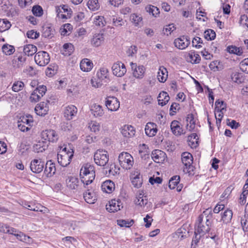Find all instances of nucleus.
Segmentation results:
<instances>
[{"mask_svg":"<svg viewBox=\"0 0 248 248\" xmlns=\"http://www.w3.org/2000/svg\"><path fill=\"white\" fill-rule=\"evenodd\" d=\"M106 106L108 110L116 111L120 107V102L116 97L109 96L106 98Z\"/></svg>","mask_w":248,"mask_h":248,"instance_id":"obj_9","label":"nucleus"},{"mask_svg":"<svg viewBox=\"0 0 248 248\" xmlns=\"http://www.w3.org/2000/svg\"><path fill=\"white\" fill-rule=\"evenodd\" d=\"M131 65L132 69L133 70V76L136 78H142L145 70L144 66L143 65L137 66L136 63L133 62H131Z\"/></svg>","mask_w":248,"mask_h":248,"instance_id":"obj_16","label":"nucleus"},{"mask_svg":"<svg viewBox=\"0 0 248 248\" xmlns=\"http://www.w3.org/2000/svg\"><path fill=\"white\" fill-rule=\"evenodd\" d=\"M231 78L232 80L235 82L240 83L242 82V79L240 73L235 72L231 74Z\"/></svg>","mask_w":248,"mask_h":248,"instance_id":"obj_60","label":"nucleus"},{"mask_svg":"<svg viewBox=\"0 0 248 248\" xmlns=\"http://www.w3.org/2000/svg\"><path fill=\"white\" fill-rule=\"evenodd\" d=\"M24 86V84L21 81H15L12 86V90L15 92H18L22 90Z\"/></svg>","mask_w":248,"mask_h":248,"instance_id":"obj_50","label":"nucleus"},{"mask_svg":"<svg viewBox=\"0 0 248 248\" xmlns=\"http://www.w3.org/2000/svg\"><path fill=\"white\" fill-rule=\"evenodd\" d=\"M130 19L135 26H138L139 22L141 21L142 18L141 16H139L137 15L133 14L131 15Z\"/></svg>","mask_w":248,"mask_h":248,"instance_id":"obj_57","label":"nucleus"},{"mask_svg":"<svg viewBox=\"0 0 248 248\" xmlns=\"http://www.w3.org/2000/svg\"><path fill=\"white\" fill-rule=\"evenodd\" d=\"M32 12L33 14L36 16H41L43 14V10L41 6L37 5L32 7Z\"/></svg>","mask_w":248,"mask_h":248,"instance_id":"obj_52","label":"nucleus"},{"mask_svg":"<svg viewBox=\"0 0 248 248\" xmlns=\"http://www.w3.org/2000/svg\"><path fill=\"white\" fill-rule=\"evenodd\" d=\"M215 32L211 29H208L204 32V37L207 40H213L216 38Z\"/></svg>","mask_w":248,"mask_h":248,"instance_id":"obj_48","label":"nucleus"},{"mask_svg":"<svg viewBox=\"0 0 248 248\" xmlns=\"http://www.w3.org/2000/svg\"><path fill=\"white\" fill-rule=\"evenodd\" d=\"M135 130L131 125H124L121 133L125 137H132L135 134Z\"/></svg>","mask_w":248,"mask_h":248,"instance_id":"obj_22","label":"nucleus"},{"mask_svg":"<svg viewBox=\"0 0 248 248\" xmlns=\"http://www.w3.org/2000/svg\"><path fill=\"white\" fill-rule=\"evenodd\" d=\"M171 129L172 133L176 135H181L183 134V129L179 125V122L176 120L173 121L170 124Z\"/></svg>","mask_w":248,"mask_h":248,"instance_id":"obj_23","label":"nucleus"},{"mask_svg":"<svg viewBox=\"0 0 248 248\" xmlns=\"http://www.w3.org/2000/svg\"><path fill=\"white\" fill-rule=\"evenodd\" d=\"M240 69L248 74V58L242 60L240 63Z\"/></svg>","mask_w":248,"mask_h":248,"instance_id":"obj_56","label":"nucleus"},{"mask_svg":"<svg viewBox=\"0 0 248 248\" xmlns=\"http://www.w3.org/2000/svg\"><path fill=\"white\" fill-rule=\"evenodd\" d=\"M88 8L92 11H96L99 9L100 5L98 0H89L88 1Z\"/></svg>","mask_w":248,"mask_h":248,"instance_id":"obj_46","label":"nucleus"},{"mask_svg":"<svg viewBox=\"0 0 248 248\" xmlns=\"http://www.w3.org/2000/svg\"><path fill=\"white\" fill-rule=\"evenodd\" d=\"M118 159L120 165L124 169L128 170L133 166L134 163L133 158L127 152L121 153L119 155Z\"/></svg>","mask_w":248,"mask_h":248,"instance_id":"obj_2","label":"nucleus"},{"mask_svg":"<svg viewBox=\"0 0 248 248\" xmlns=\"http://www.w3.org/2000/svg\"><path fill=\"white\" fill-rule=\"evenodd\" d=\"M95 176V171H91L90 173H89V174H87L86 175H82L81 177L80 178L81 181L84 184H85L86 185H88L94 179Z\"/></svg>","mask_w":248,"mask_h":248,"instance_id":"obj_27","label":"nucleus"},{"mask_svg":"<svg viewBox=\"0 0 248 248\" xmlns=\"http://www.w3.org/2000/svg\"><path fill=\"white\" fill-rule=\"evenodd\" d=\"M66 148H64L63 149L64 155L58 154L57 155L58 162L59 164L62 167H65L69 164L71 161V159L73 156V155H69L67 153H66Z\"/></svg>","mask_w":248,"mask_h":248,"instance_id":"obj_11","label":"nucleus"},{"mask_svg":"<svg viewBox=\"0 0 248 248\" xmlns=\"http://www.w3.org/2000/svg\"><path fill=\"white\" fill-rule=\"evenodd\" d=\"M147 199L146 198V196L142 198L141 199H138V200H135V203L136 204L140 205V206H144L147 203Z\"/></svg>","mask_w":248,"mask_h":248,"instance_id":"obj_63","label":"nucleus"},{"mask_svg":"<svg viewBox=\"0 0 248 248\" xmlns=\"http://www.w3.org/2000/svg\"><path fill=\"white\" fill-rule=\"evenodd\" d=\"M37 50L36 46L33 45H27L24 46L23 51L25 55L28 56H32Z\"/></svg>","mask_w":248,"mask_h":248,"instance_id":"obj_32","label":"nucleus"},{"mask_svg":"<svg viewBox=\"0 0 248 248\" xmlns=\"http://www.w3.org/2000/svg\"><path fill=\"white\" fill-rule=\"evenodd\" d=\"M180 181V176L178 175L173 176L170 180L169 182V187L170 189H173L178 185Z\"/></svg>","mask_w":248,"mask_h":248,"instance_id":"obj_45","label":"nucleus"},{"mask_svg":"<svg viewBox=\"0 0 248 248\" xmlns=\"http://www.w3.org/2000/svg\"><path fill=\"white\" fill-rule=\"evenodd\" d=\"M57 70L58 66L57 65H50L46 69V75L51 77L57 73Z\"/></svg>","mask_w":248,"mask_h":248,"instance_id":"obj_42","label":"nucleus"},{"mask_svg":"<svg viewBox=\"0 0 248 248\" xmlns=\"http://www.w3.org/2000/svg\"><path fill=\"white\" fill-rule=\"evenodd\" d=\"M92 113L95 117L101 116L103 115L104 112L102 106L99 105H94L91 109Z\"/></svg>","mask_w":248,"mask_h":248,"instance_id":"obj_36","label":"nucleus"},{"mask_svg":"<svg viewBox=\"0 0 248 248\" xmlns=\"http://www.w3.org/2000/svg\"><path fill=\"white\" fill-rule=\"evenodd\" d=\"M211 212L212 209L208 208L198 217L196 223V225L197 226V229L196 230L199 234L203 235L210 230L212 224V222L210 220L211 217V215H210L212 214Z\"/></svg>","mask_w":248,"mask_h":248,"instance_id":"obj_1","label":"nucleus"},{"mask_svg":"<svg viewBox=\"0 0 248 248\" xmlns=\"http://www.w3.org/2000/svg\"><path fill=\"white\" fill-rule=\"evenodd\" d=\"M104 37L103 34L98 33L93 35L92 39V44L94 46H98L104 42Z\"/></svg>","mask_w":248,"mask_h":248,"instance_id":"obj_28","label":"nucleus"},{"mask_svg":"<svg viewBox=\"0 0 248 248\" xmlns=\"http://www.w3.org/2000/svg\"><path fill=\"white\" fill-rule=\"evenodd\" d=\"M77 113V108L73 105L65 107L63 111L64 117L67 120H72Z\"/></svg>","mask_w":248,"mask_h":248,"instance_id":"obj_12","label":"nucleus"},{"mask_svg":"<svg viewBox=\"0 0 248 248\" xmlns=\"http://www.w3.org/2000/svg\"><path fill=\"white\" fill-rule=\"evenodd\" d=\"M94 171V168L93 165L86 164L84 167H82L80 169V176L81 177L82 175H86L91 172V171Z\"/></svg>","mask_w":248,"mask_h":248,"instance_id":"obj_39","label":"nucleus"},{"mask_svg":"<svg viewBox=\"0 0 248 248\" xmlns=\"http://www.w3.org/2000/svg\"><path fill=\"white\" fill-rule=\"evenodd\" d=\"M18 121L24 124L28 125L29 126H31V124L33 123V119L32 116L31 115H28L25 116H23L20 117Z\"/></svg>","mask_w":248,"mask_h":248,"instance_id":"obj_47","label":"nucleus"},{"mask_svg":"<svg viewBox=\"0 0 248 248\" xmlns=\"http://www.w3.org/2000/svg\"><path fill=\"white\" fill-rule=\"evenodd\" d=\"M56 170L55 164L51 160L46 163L44 173L47 177L53 176L55 174Z\"/></svg>","mask_w":248,"mask_h":248,"instance_id":"obj_17","label":"nucleus"},{"mask_svg":"<svg viewBox=\"0 0 248 248\" xmlns=\"http://www.w3.org/2000/svg\"><path fill=\"white\" fill-rule=\"evenodd\" d=\"M27 36L29 38L35 39L39 37V33L32 30L27 31Z\"/></svg>","mask_w":248,"mask_h":248,"instance_id":"obj_62","label":"nucleus"},{"mask_svg":"<svg viewBox=\"0 0 248 248\" xmlns=\"http://www.w3.org/2000/svg\"><path fill=\"white\" fill-rule=\"evenodd\" d=\"M134 220H131L130 221L120 219L117 220V224L121 227H130L134 223Z\"/></svg>","mask_w":248,"mask_h":248,"instance_id":"obj_55","label":"nucleus"},{"mask_svg":"<svg viewBox=\"0 0 248 248\" xmlns=\"http://www.w3.org/2000/svg\"><path fill=\"white\" fill-rule=\"evenodd\" d=\"M157 129L156 125L154 123H148L145 125V134L148 137H151L154 136L157 133Z\"/></svg>","mask_w":248,"mask_h":248,"instance_id":"obj_19","label":"nucleus"},{"mask_svg":"<svg viewBox=\"0 0 248 248\" xmlns=\"http://www.w3.org/2000/svg\"><path fill=\"white\" fill-rule=\"evenodd\" d=\"M145 9L147 12L152 14L153 16H156V15L159 14V9L155 6L150 5L149 6H146Z\"/></svg>","mask_w":248,"mask_h":248,"instance_id":"obj_54","label":"nucleus"},{"mask_svg":"<svg viewBox=\"0 0 248 248\" xmlns=\"http://www.w3.org/2000/svg\"><path fill=\"white\" fill-rule=\"evenodd\" d=\"M131 183L135 187L138 188L140 187L142 184V176H140V173L137 174L132 179Z\"/></svg>","mask_w":248,"mask_h":248,"instance_id":"obj_37","label":"nucleus"},{"mask_svg":"<svg viewBox=\"0 0 248 248\" xmlns=\"http://www.w3.org/2000/svg\"><path fill=\"white\" fill-rule=\"evenodd\" d=\"M94 23L96 26L103 27L105 25L106 22L104 19V16H98L94 18Z\"/></svg>","mask_w":248,"mask_h":248,"instance_id":"obj_51","label":"nucleus"},{"mask_svg":"<svg viewBox=\"0 0 248 248\" xmlns=\"http://www.w3.org/2000/svg\"><path fill=\"white\" fill-rule=\"evenodd\" d=\"M41 138L49 142H56L58 139V135L53 130H46L41 133Z\"/></svg>","mask_w":248,"mask_h":248,"instance_id":"obj_8","label":"nucleus"},{"mask_svg":"<svg viewBox=\"0 0 248 248\" xmlns=\"http://www.w3.org/2000/svg\"><path fill=\"white\" fill-rule=\"evenodd\" d=\"M109 160L108 154L107 151L103 150H97L94 154V160L98 166H104Z\"/></svg>","mask_w":248,"mask_h":248,"instance_id":"obj_3","label":"nucleus"},{"mask_svg":"<svg viewBox=\"0 0 248 248\" xmlns=\"http://www.w3.org/2000/svg\"><path fill=\"white\" fill-rule=\"evenodd\" d=\"M34 60L36 64L39 66H44L49 63L50 57L47 52L41 51L36 54Z\"/></svg>","mask_w":248,"mask_h":248,"instance_id":"obj_5","label":"nucleus"},{"mask_svg":"<svg viewBox=\"0 0 248 248\" xmlns=\"http://www.w3.org/2000/svg\"><path fill=\"white\" fill-rule=\"evenodd\" d=\"M11 26L10 22L7 19L0 18V31L8 30Z\"/></svg>","mask_w":248,"mask_h":248,"instance_id":"obj_40","label":"nucleus"},{"mask_svg":"<svg viewBox=\"0 0 248 248\" xmlns=\"http://www.w3.org/2000/svg\"><path fill=\"white\" fill-rule=\"evenodd\" d=\"M121 201L112 200L108 205H106V209L109 212H115L121 209Z\"/></svg>","mask_w":248,"mask_h":248,"instance_id":"obj_18","label":"nucleus"},{"mask_svg":"<svg viewBox=\"0 0 248 248\" xmlns=\"http://www.w3.org/2000/svg\"><path fill=\"white\" fill-rule=\"evenodd\" d=\"M197 135L196 133H192L188 137L187 141L189 142V145L196 148L199 145Z\"/></svg>","mask_w":248,"mask_h":248,"instance_id":"obj_34","label":"nucleus"},{"mask_svg":"<svg viewBox=\"0 0 248 248\" xmlns=\"http://www.w3.org/2000/svg\"><path fill=\"white\" fill-rule=\"evenodd\" d=\"M184 168V172L186 173H188L189 175H194V170L195 167L192 165V164H189V165H185Z\"/></svg>","mask_w":248,"mask_h":248,"instance_id":"obj_58","label":"nucleus"},{"mask_svg":"<svg viewBox=\"0 0 248 248\" xmlns=\"http://www.w3.org/2000/svg\"><path fill=\"white\" fill-rule=\"evenodd\" d=\"M35 111L37 115L44 116L48 111V107H41L37 105L35 108Z\"/></svg>","mask_w":248,"mask_h":248,"instance_id":"obj_44","label":"nucleus"},{"mask_svg":"<svg viewBox=\"0 0 248 248\" xmlns=\"http://www.w3.org/2000/svg\"><path fill=\"white\" fill-rule=\"evenodd\" d=\"M232 210L229 209H227L223 213V215L221 216V218L220 221L218 222V224L217 226V228L216 230V233L218 234L219 231L221 230H222V224L220 223L221 221H223V223L227 224L230 222L232 219Z\"/></svg>","mask_w":248,"mask_h":248,"instance_id":"obj_7","label":"nucleus"},{"mask_svg":"<svg viewBox=\"0 0 248 248\" xmlns=\"http://www.w3.org/2000/svg\"><path fill=\"white\" fill-rule=\"evenodd\" d=\"M174 44L177 48L180 49H184L188 46V44L185 43L182 36L175 39L174 41Z\"/></svg>","mask_w":248,"mask_h":248,"instance_id":"obj_35","label":"nucleus"},{"mask_svg":"<svg viewBox=\"0 0 248 248\" xmlns=\"http://www.w3.org/2000/svg\"><path fill=\"white\" fill-rule=\"evenodd\" d=\"M166 154L159 150H154L151 154L153 160L157 163H162L165 160Z\"/></svg>","mask_w":248,"mask_h":248,"instance_id":"obj_15","label":"nucleus"},{"mask_svg":"<svg viewBox=\"0 0 248 248\" xmlns=\"http://www.w3.org/2000/svg\"><path fill=\"white\" fill-rule=\"evenodd\" d=\"M241 222L243 229L247 230L248 229V216L245 215L244 218L241 219Z\"/></svg>","mask_w":248,"mask_h":248,"instance_id":"obj_64","label":"nucleus"},{"mask_svg":"<svg viewBox=\"0 0 248 248\" xmlns=\"http://www.w3.org/2000/svg\"><path fill=\"white\" fill-rule=\"evenodd\" d=\"M79 181L77 177L68 176L66 180L67 187L71 190H77L79 186Z\"/></svg>","mask_w":248,"mask_h":248,"instance_id":"obj_13","label":"nucleus"},{"mask_svg":"<svg viewBox=\"0 0 248 248\" xmlns=\"http://www.w3.org/2000/svg\"><path fill=\"white\" fill-rule=\"evenodd\" d=\"M97 77L99 79V81H96V84H94V81L93 79L91 80V83L93 84V86L98 88L100 87L103 83H100V81L104 82V83H106L108 82L109 80L108 78V70L106 67H103L100 68L99 72L97 73Z\"/></svg>","mask_w":248,"mask_h":248,"instance_id":"obj_4","label":"nucleus"},{"mask_svg":"<svg viewBox=\"0 0 248 248\" xmlns=\"http://www.w3.org/2000/svg\"><path fill=\"white\" fill-rule=\"evenodd\" d=\"M53 30L51 27L44 26L43 27L42 35L46 38L51 37L53 34Z\"/></svg>","mask_w":248,"mask_h":248,"instance_id":"obj_49","label":"nucleus"},{"mask_svg":"<svg viewBox=\"0 0 248 248\" xmlns=\"http://www.w3.org/2000/svg\"><path fill=\"white\" fill-rule=\"evenodd\" d=\"M111 69L113 75L118 77L123 76L126 72L125 65L121 62L114 63L112 66Z\"/></svg>","mask_w":248,"mask_h":248,"instance_id":"obj_6","label":"nucleus"},{"mask_svg":"<svg viewBox=\"0 0 248 248\" xmlns=\"http://www.w3.org/2000/svg\"><path fill=\"white\" fill-rule=\"evenodd\" d=\"M93 67V62L88 59L82 60L80 63V67L84 72L90 71Z\"/></svg>","mask_w":248,"mask_h":248,"instance_id":"obj_21","label":"nucleus"},{"mask_svg":"<svg viewBox=\"0 0 248 248\" xmlns=\"http://www.w3.org/2000/svg\"><path fill=\"white\" fill-rule=\"evenodd\" d=\"M227 50L231 54H236L238 56H241L243 53L241 48L233 46H228Z\"/></svg>","mask_w":248,"mask_h":248,"instance_id":"obj_38","label":"nucleus"},{"mask_svg":"<svg viewBox=\"0 0 248 248\" xmlns=\"http://www.w3.org/2000/svg\"><path fill=\"white\" fill-rule=\"evenodd\" d=\"M48 143L46 140H45L42 138L41 140L37 141L33 146V149L35 152L41 153L45 151L48 147Z\"/></svg>","mask_w":248,"mask_h":248,"instance_id":"obj_14","label":"nucleus"},{"mask_svg":"<svg viewBox=\"0 0 248 248\" xmlns=\"http://www.w3.org/2000/svg\"><path fill=\"white\" fill-rule=\"evenodd\" d=\"M84 198L85 201L89 204L94 203V202L97 200L95 193L90 191V190L84 193Z\"/></svg>","mask_w":248,"mask_h":248,"instance_id":"obj_29","label":"nucleus"},{"mask_svg":"<svg viewBox=\"0 0 248 248\" xmlns=\"http://www.w3.org/2000/svg\"><path fill=\"white\" fill-rule=\"evenodd\" d=\"M27 208L31 211H34L36 212H43V210L40 209V207L43 208V206H41L40 205H35L32 204H27Z\"/></svg>","mask_w":248,"mask_h":248,"instance_id":"obj_61","label":"nucleus"},{"mask_svg":"<svg viewBox=\"0 0 248 248\" xmlns=\"http://www.w3.org/2000/svg\"><path fill=\"white\" fill-rule=\"evenodd\" d=\"M157 100L158 104L163 106L168 102L170 100V97L167 92L163 91L159 94Z\"/></svg>","mask_w":248,"mask_h":248,"instance_id":"obj_24","label":"nucleus"},{"mask_svg":"<svg viewBox=\"0 0 248 248\" xmlns=\"http://www.w3.org/2000/svg\"><path fill=\"white\" fill-rule=\"evenodd\" d=\"M210 68L214 71H217L222 69V66L220 65V62L215 61L212 62L209 65Z\"/></svg>","mask_w":248,"mask_h":248,"instance_id":"obj_53","label":"nucleus"},{"mask_svg":"<svg viewBox=\"0 0 248 248\" xmlns=\"http://www.w3.org/2000/svg\"><path fill=\"white\" fill-rule=\"evenodd\" d=\"M186 121L187 122V129H188L189 131L193 130L195 126V120L194 115L192 113L188 114L186 116Z\"/></svg>","mask_w":248,"mask_h":248,"instance_id":"obj_31","label":"nucleus"},{"mask_svg":"<svg viewBox=\"0 0 248 248\" xmlns=\"http://www.w3.org/2000/svg\"><path fill=\"white\" fill-rule=\"evenodd\" d=\"M26 57L22 56H19L17 58H15L13 60V64L14 66L17 68L22 67L26 61Z\"/></svg>","mask_w":248,"mask_h":248,"instance_id":"obj_33","label":"nucleus"},{"mask_svg":"<svg viewBox=\"0 0 248 248\" xmlns=\"http://www.w3.org/2000/svg\"><path fill=\"white\" fill-rule=\"evenodd\" d=\"M101 188L104 192L111 193L115 189L114 183L111 180H107L102 183Z\"/></svg>","mask_w":248,"mask_h":248,"instance_id":"obj_20","label":"nucleus"},{"mask_svg":"<svg viewBox=\"0 0 248 248\" xmlns=\"http://www.w3.org/2000/svg\"><path fill=\"white\" fill-rule=\"evenodd\" d=\"M45 162L41 159H33L30 163L31 170L35 173H39L42 171L44 168Z\"/></svg>","mask_w":248,"mask_h":248,"instance_id":"obj_10","label":"nucleus"},{"mask_svg":"<svg viewBox=\"0 0 248 248\" xmlns=\"http://www.w3.org/2000/svg\"><path fill=\"white\" fill-rule=\"evenodd\" d=\"M182 162L185 165H189L193 163V156L192 155L188 152H184L181 155Z\"/></svg>","mask_w":248,"mask_h":248,"instance_id":"obj_30","label":"nucleus"},{"mask_svg":"<svg viewBox=\"0 0 248 248\" xmlns=\"http://www.w3.org/2000/svg\"><path fill=\"white\" fill-rule=\"evenodd\" d=\"M41 96L35 90L31 94L30 99L31 102H37L39 101Z\"/></svg>","mask_w":248,"mask_h":248,"instance_id":"obj_59","label":"nucleus"},{"mask_svg":"<svg viewBox=\"0 0 248 248\" xmlns=\"http://www.w3.org/2000/svg\"><path fill=\"white\" fill-rule=\"evenodd\" d=\"M226 110V104L223 101L217 100L215 102V112L223 111Z\"/></svg>","mask_w":248,"mask_h":248,"instance_id":"obj_41","label":"nucleus"},{"mask_svg":"<svg viewBox=\"0 0 248 248\" xmlns=\"http://www.w3.org/2000/svg\"><path fill=\"white\" fill-rule=\"evenodd\" d=\"M74 51V46L71 43H65L63 45V48L61 50L62 54L64 56L71 55Z\"/></svg>","mask_w":248,"mask_h":248,"instance_id":"obj_26","label":"nucleus"},{"mask_svg":"<svg viewBox=\"0 0 248 248\" xmlns=\"http://www.w3.org/2000/svg\"><path fill=\"white\" fill-rule=\"evenodd\" d=\"M2 51L5 55H10L15 52V49L13 46L5 44L2 47Z\"/></svg>","mask_w":248,"mask_h":248,"instance_id":"obj_43","label":"nucleus"},{"mask_svg":"<svg viewBox=\"0 0 248 248\" xmlns=\"http://www.w3.org/2000/svg\"><path fill=\"white\" fill-rule=\"evenodd\" d=\"M168 78V71L164 66L160 67L157 75V78L159 82L164 83Z\"/></svg>","mask_w":248,"mask_h":248,"instance_id":"obj_25","label":"nucleus"}]
</instances>
